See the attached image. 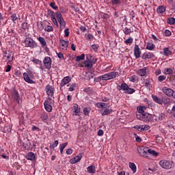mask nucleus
Segmentation results:
<instances>
[{
  "instance_id": "nucleus-1",
  "label": "nucleus",
  "mask_w": 175,
  "mask_h": 175,
  "mask_svg": "<svg viewBox=\"0 0 175 175\" xmlns=\"http://www.w3.org/2000/svg\"><path fill=\"white\" fill-rule=\"evenodd\" d=\"M117 76H120L118 72H111L103 75H100L96 79V83H99V81H107V80H111L113 79H116Z\"/></svg>"
},
{
  "instance_id": "nucleus-2",
  "label": "nucleus",
  "mask_w": 175,
  "mask_h": 175,
  "mask_svg": "<svg viewBox=\"0 0 175 175\" xmlns=\"http://www.w3.org/2000/svg\"><path fill=\"white\" fill-rule=\"evenodd\" d=\"M117 89L118 90V91L122 90L124 92V94H128L129 95H131L136 92L135 89L129 88L128 84H126V83H121V85H119L117 87Z\"/></svg>"
},
{
  "instance_id": "nucleus-3",
  "label": "nucleus",
  "mask_w": 175,
  "mask_h": 175,
  "mask_svg": "<svg viewBox=\"0 0 175 175\" xmlns=\"http://www.w3.org/2000/svg\"><path fill=\"white\" fill-rule=\"evenodd\" d=\"M137 120L140 121H144V122H150L152 120V117L148 113H137Z\"/></svg>"
},
{
  "instance_id": "nucleus-4",
  "label": "nucleus",
  "mask_w": 175,
  "mask_h": 175,
  "mask_svg": "<svg viewBox=\"0 0 175 175\" xmlns=\"http://www.w3.org/2000/svg\"><path fill=\"white\" fill-rule=\"evenodd\" d=\"M14 58V54H13V52L10 51H3V59L5 61V62H12L13 61V59Z\"/></svg>"
},
{
  "instance_id": "nucleus-5",
  "label": "nucleus",
  "mask_w": 175,
  "mask_h": 175,
  "mask_svg": "<svg viewBox=\"0 0 175 175\" xmlns=\"http://www.w3.org/2000/svg\"><path fill=\"white\" fill-rule=\"evenodd\" d=\"M32 79H33V73L32 72L29 71L23 73V79L28 84H35V81H33Z\"/></svg>"
},
{
  "instance_id": "nucleus-6",
  "label": "nucleus",
  "mask_w": 175,
  "mask_h": 175,
  "mask_svg": "<svg viewBox=\"0 0 175 175\" xmlns=\"http://www.w3.org/2000/svg\"><path fill=\"white\" fill-rule=\"evenodd\" d=\"M56 19L57 20L59 24L60 25L61 29H64L66 27V22L64 19L61 12L57 11L56 12Z\"/></svg>"
},
{
  "instance_id": "nucleus-7",
  "label": "nucleus",
  "mask_w": 175,
  "mask_h": 175,
  "mask_svg": "<svg viewBox=\"0 0 175 175\" xmlns=\"http://www.w3.org/2000/svg\"><path fill=\"white\" fill-rule=\"evenodd\" d=\"M24 43L25 47H30V49H36V47H38V43L31 38H25Z\"/></svg>"
},
{
  "instance_id": "nucleus-8",
  "label": "nucleus",
  "mask_w": 175,
  "mask_h": 175,
  "mask_svg": "<svg viewBox=\"0 0 175 175\" xmlns=\"http://www.w3.org/2000/svg\"><path fill=\"white\" fill-rule=\"evenodd\" d=\"M47 14L51 17V21L53 23L54 25L58 27V21H57V12H54L52 10H48Z\"/></svg>"
},
{
  "instance_id": "nucleus-9",
  "label": "nucleus",
  "mask_w": 175,
  "mask_h": 175,
  "mask_svg": "<svg viewBox=\"0 0 175 175\" xmlns=\"http://www.w3.org/2000/svg\"><path fill=\"white\" fill-rule=\"evenodd\" d=\"M43 64L46 69H48V70H50V69H51V64H53V60L51 59V57L46 56L44 58Z\"/></svg>"
},
{
  "instance_id": "nucleus-10",
  "label": "nucleus",
  "mask_w": 175,
  "mask_h": 175,
  "mask_svg": "<svg viewBox=\"0 0 175 175\" xmlns=\"http://www.w3.org/2000/svg\"><path fill=\"white\" fill-rule=\"evenodd\" d=\"M44 106L45 110L48 111V113H51L53 111V107L51 106V98H49L48 100L44 102Z\"/></svg>"
},
{
  "instance_id": "nucleus-11",
  "label": "nucleus",
  "mask_w": 175,
  "mask_h": 175,
  "mask_svg": "<svg viewBox=\"0 0 175 175\" xmlns=\"http://www.w3.org/2000/svg\"><path fill=\"white\" fill-rule=\"evenodd\" d=\"M159 165L163 167V169H172V163L167 160H161L159 161Z\"/></svg>"
},
{
  "instance_id": "nucleus-12",
  "label": "nucleus",
  "mask_w": 175,
  "mask_h": 175,
  "mask_svg": "<svg viewBox=\"0 0 175 175\" xmlns=\"http://www.w3.org/2000/svg\"><path fill=\"white\" fill-rule=\"evenodd\" d=\"M150 70H148V67H144L142 69L137 70V73L139 76L147 77Z\"/></svg>"
},
{
  "instance_id": "nucleus-13",
  "label": "nucleus",
  "mask_w": 175,
  "mask_h": 175,
  "mask_svg": "<svg viewBox=\"0 0 175 175\" xmlns=\"http://www.w3.org/2000/svg\"><path fill=\"white\" fill-rule=\"evenodd\" d=\"M45 91L48 96H49V98H53V96L54 95V91H55V89L54 88H53V86L50 85H47L45 87Z\"/></svg>"
},
{
  "instance_id": "nucleus-14",
  "label": "nucleus",
  "mask_w": 175,
  "mask_h": 175,
  "mask_svg": "<svg viewBox=\"0 0 175 175\" xmlns=\"http://www.w3.org/2000/svg\"><path fill=\"white\" fill-rule=\"evenodd\" d=\"M142 59H155V55L151 52H145L142 57Z\"/></svg>"
},
{
  "instance_id": "nucleus-15",
  "label": "nucleus",
  "mask_w": 175,
  "mask_h": 175,
  "mask_svg": "<svg viewBox=\"0 0 175 175\" xmlns=\"http://www.w3.org/2000/svg\"><path fill=\"white\" fill-rule=\"evenodd\" d=\"M12 96L17 103L20 104V100H21V97L20 96V94H18V91L17 90L14 89L12 93Z\"/></svg>"
},
{
  "instance_id": "nucleus-16",
  "label": "nucleus",
  "mask_w": 175,
  "mask_h": 175,
  "mask_svg": "<svg viewBox=\"0 0 175 175\" xmlns=\"http://www.w3.org/2000/svg\"><path fill=\"white\" fill-rule=\"evenodd\" d=\"M71 80L72 79H70V77H69V76L64 77V79L61 81V82L59 83L60 88H62V87H65V85H66V84H69V83H70Z\"/></svg>"
},
{
  "instance_id": "nucleus-17",
  "label": "nucleus",
  "mask_w": 175,
  "mask_h": 175,
  "mask_svg": "<svg viewBox=\"0 0 175 175\" xmlns=\"http://www.w3.org/2000/svg\"><path fill=\"white\" fill-rule=\"evenodd\" d=\"M94 64L95 63H92V62H90L89 60L86 59L83 62V65L81 64V65H79V66H80L81 68H83L85 66V68H87L88 69H91L94 66Z\"/></svg>"
},
{
  "instance_id": "nucleus-18",
  "label": "nucleus",
  "mask_w": 175,
  "mask_h": 175,
  "mask_svg": "<svg viewBox=\"0 0 175 175\" xmlns=\"http://www.w3.org/2000/svg\"><path fill=\"white\" fill-rule=\"evenodd\" d=\"M142 54V51H140V48L139 45L135 44L134 46V55L135 58H140V55Z\"/></svg>"
},
{
  "instance_id": "nucleus-19",
  "label": "nucleus",
  "mask_w": 175,
  "mask_h": 175,
  "mask_svg": "<svg viewBox=\"0 0 175 175\" xmlns=\"http://www.w3.org/2000/svg\"><path fill=\"white\" fill-rule=\"evenodd\" d=\"M73 116H80L81 108L79 107V105L74 104L73 105Z\"/></svg>"
},
{
  "instance_id": "nucleus-20",
  "label": "nucleus",
  "mask_w": 175,
  "mask_h": 175,
  "mask_svg": "<svg viewBox=\"0 0 175 175\" xmlns=\"http://www.w3.org/2000/svg\"><path fill=\"white\" fill-rule=\"evenodd\" d=\"M162 91L167 96H172V95H173V92H174L173 90H172L171 88H166V87L163 88Z\"/></svg>"
},
{
  "instance_id": "nucleus-21",
  "label": "nucleus",
  "mask_w": 175,
  "mask_h": 175,
  "mask_svg": "<svg viewBox=\"0 0 175 175\" xmlns=\"http://www.w3.org/2000/svg\"><path fill=\"white\" fill-rule=\"evenodd\" d=\"M161 54H163L164 57H169L170 55H172V51L169 49V47H165L163 49V52H161Z\"/></svg>"
},
{
  "instance_id": "nucleus-22",
  "label": "nucleus",
  "mask_w": 175,
  "mask_h": 175,
  "mask_svg": "<svg viewBox=\"0 0 175 175\" xmlns=\"http://www.w3.org/2000/svg\"><path fill=\"white\" fill-rule=\"evenodd\" d=\"M59 43H60L61 49L62 50L68 49V43H69V41H66L65 40H60Z\"/></svg>"
},
{
  "instance_id": "nucleus-23",
  "label": "nucleus",
  "mask_w": 175,
  "mask_h": 175,
  "mask_svg": "<svg viewBox=\"0 0 175 175\" xmlns=\"http://www.w3.org/2000/svg\"><path fill=\"white\" fill-rule=\"evenodd\" d=\"M25 158L27 161H35L36 159V155L33 152H30L27 154Z\"/></svg>"
},
{
  "instance_id": "nucleus-24",
  "label": "nucleus",
  "mask_w": 175,
  "mask_h": 175,
  "mask_svg": "<svg viewBox=\"0 0 175 175\" xmlns=\"http://www.w3.org/2000/svg\"><path fill=\"white\" fill-rule=\"evenodd\" d=\"M87 171L90 174H94V173H96V167L94 165H91L87 167Z\"/></svg>"
},
{
  "instance_id": "nucleus-25",
  "label": "nucleus",
  "mask_w": 175,
  "mask_h": 175,
  "mask_svg": "<svg viewBox=\"0 0 175 175\" xmlns=\"http://www.w3.org/2000/svg\"><path fill=\"white\" fill-rule=\"evenodd\" d=\"M86 59L90 62H92V64H96L97 61L96 57L92 56L91 54L86 55Z\"/></svg>"
},
{
  "instance_id": "nucleus-26",
  "label": "nucleus",
  "mask_w": 175,
  "mask_h": 175,
  "mask_svg": "<svg viewBox=\"0 0 175 175\" xmlns=\"http://www.w3.org/2000/svg\"><path fill=\"white\" fill-rule=\"evenodd\" d=\"M37 40L40 42L42 47H45V46H47V42H46V39H44V38L40 36L37 38Z\"/></svg>"
},
{
  "instance_id": "nucleus-27",
  "label": "nucleus",
  "mask_w": 175,
  "mask_h": 175,
  "mask_svg": "<svg viewBox=\"0 0 175 175\" xmlns=\"http://www.w3.org/2000/svg\"><path fill=\"white\" fill-rule=\"evenodd\" d=\"M152 98L155 103H158V105H162V98H159L157 96L154 94L152 95Z\"/></svg>"
},
{
  "instance_id": "nucleus-28",
  "label": "nucleus",
  "mask_w": 175,
  "mask_h": 175,
  "mask_svg": "<svg viewBox=\"0 0 175 175\" xmlns=\"http://www.w3.org/2000/svg\"><path fill=\"white\" fill-rule=\"evenodd\" d=\"M10 20H12V23H16L17 20H21V18L20 17V16H17V14L14 13L12 14L10 16Z\"/></svg>"
},
{
  "instance_id": "nucleus-29",
  "label": "nucleus",
  "mask_w": 175,
  "mask_h": 175,
  "mask_svg": "<svg viewBox=\"0 0 175 175\" xmlns=\"http://www.w3.org/2000/svg\"><path fill=\"white\" fill-rule=\"evenodd\" d=\"M138 152L142 157H145L146 158H150V156H148V150L146 151L144 150L140 149L139 150H138Z\"/></svg>"
},
{
  "instance_id": "nucleus-30",
  "label": "nucleus",
  "mask_w": 175,
  "mask_h": 175,
  "mask_svg": "<svg viewBox=\"0 0 175 175\" xmlns=\"http://www.w3.org/2000/svg\"><path fill=\"white\" fill-rule=\"evenodd\" d=\"M23 147L25 148V150H32V148H33V146H32V144L29 142V141L25 142V144H23Z\"/></svg>"
},
{
  "instance_id": "nucleus-31",
  "label": "nucleus",
  "mask_w": 175,
  "mask_h": 175,
  "mask_svg": "<svg viewBox=\"0 0 175 175\" xmlns=\"http://www.w3.org/2000/svg\"><path fill=\"white\" fill-rule=\"evenodd\" d=\"M157 13H160V14H163L166 12V8L163 5H160L157 9Z\"/></svg>"
},
{
  "instance_id": "nucleus-32",
  "label": "nucleus",
  "mask_w": 175,
  "mask_h": 175,
  "mask_svg": "<svg viewBox=\"0 0 175 175\" xmlns=\"http://www.w3.org/2000/svg\"><path fill=\"white\" fill-rule=\"evenodd\" d=\"M144 85L146 88H151V80L150 79H146L144 80Z\"/></svg>"
},
{
  "instance_id": "nucleus-33",
  "label": "nucleus",
  "mask_w": 175,
  "mask_h": 175,
  "mask_svg": "<svg viewBox=\"0 0 175 175\" xmlns=\"http://www.w3.org/2000/svg\"><path fill=\"white\" fill-rule=\"evenodd\" d=\"M85 59V54L82 53L81 55H78L76 57L75 61L77 62H80V61H84Z\"/></svg>"
},
{
  "instance_id": "nucleus-34",
  "label": "nucleus",
  "mask_w": 175,
  "mask_h": 175,
  "mask_svg": "<svg viewBox=\"0 0 175 175\" xmlns=\"http://www.w3.org/2000/svg\"><path fill=\"white\" fill-rule=\"evenodd\" d=\"M148 157H150V155H153V157H158V155H159V153L151 149L148 150Z\"/></svg>"
},
{
  "instance_id": "nucleus-35",
  "label": "nucleus",
  "mask_w": 175,
  "mask_h": 175,
  "mask_svg": "<svg viewBox=\"0 0 175 175\" xmlns=\"http://www.w3.org/2000/svg\"><path fill=\"white\" fill-rule=\"evenodd\" d=\"M170 103V100L167 97H162L161 98V105H169Z\"/></svg>"
},
{
  "instance_id": "nucleus-36",
  "label": "nucleus",
  "mask_w": 175,
  "mask_h": 175,
  "mask_svg": "<svg viewBox=\"0 0 175 175\" xmlns=\"http://www.w3.org/2000/svg\"><path fill=\"white\" fill-rule=\"evenodd\" d=\"M154 49H155V44L151 42L147 44L146 50H149V51H152Z\"/></svg>"
},
{
  "instance_id": "nucleus-37",
  "label": "nucleus",
  "mask_w": 175,
  "mask_h": 175,
  "mask_svg": "<svg viewBox=\"0 0 175 175\" xmlns=\"http://www.w3.org/2000/svg\"><path fill=\"white\" fill-rule=\"evenodd\" d=\"M32 62H33V64H36V65H40V69L43 70V67L42 66V62L39 60V59H33Z\"/></svg>"
},
{
  "instance_id": "nucleus-38",
  "label": "nucleus",
  "mask_w": 175,
  "mask_h": 175,
  "mask_svg": "<svg viewBox=\"0 0 175 175\" xmlns=\"http://www.w3.org/2000/svg\"><path fill=\"white\" fill-rule=\"evenodd\" d=\"M81 158H83V156L81 154H79L78 156H76L74 157V161H71V163H77V162H80L81 161Z\"/></svg>"
},
{
  "instance_id": "nucleus-39",
  "label": "nucleus",
  "mask_w": 175,
  "mask_h": 175,
  "mask_svg": "<svg viewBox=\"0 0 175 175\" xmlns=\"http://www.w3.org/2000/svg\"><path fill=\"white\" fill-rule=\"evenodd\" d=\"M21 28L23 31H27V29H29V25H28V23L24 22L23 23L21 24Z\"/></svg>"
},
{
  "instance_id": "nucleus-40",
  "label": "nucleus",
  "mask_w": 175,
  "mask_h": 175,
  "mask_svg": "<svg viewBox=\"0 0 175 175\" xmlns=\"http://www.w3.org/2000/svg\"><path fill=\"white\" fill-rule=\"evenodd\" d=\"M164 75H173V69L170 68H165L163 72Z\"/></svg>"
},
{
  "instance_id": "nucleus-41",
  "label": "nucleus",
  "mask_w": 175,
  "mask_h": 175,
  "mask_svg": "<svg viewBox=\"0 0 175 175\" xmlns=\"http://www.w3.org/2000/svg\"><path fill=\"white\" fill-rule=\"evenodd\" d=\"M129 81H131V83H136V81H139V77H137V75H133L129 77Z\"/></svg>"
},
{
  "instance_id": "nucleus-42",
  "label": "nucleus",
  "mask_w": 175,
  "mask_h": 175,
  "mask_svg": "<svg viewBox=\"0 0 175 175\" xmlns=\"http://www.w3.org/2000/svg\"><path fill=\"white\" fill-rule=\"evenodd\" d=\"M40 118L42 120V121H47V118H49V116H47V113L42 112L40 115Z\"/></svg>"
},
{
  "instance_id": "nucleus-43",
  "label": "nucleus",
  "mask_w": 175,
  "mask_h": 175,
  "mask_svg": "<svg viewBox=\"0 0 175 175\" xmlns=\"http://www.w3.org/2000/svg\"><path fill=\"white\" fill-rule=\"evenodd\" d=\"M167 23L170 25H174L175 23V18L174 17H170L167 18Z\"/></svg>"
},
{
  "instance_id": "nucleus-44",
  "label": "nucleus",
  "mask_w": 175,
  "mask_h": 175,
  "mask_svg": "<svg viewBox=\"0 0 175 175\" xmlns=\"http://www.w3.org/2000/svg\"><path fill=\"white\" fill-rule=\"evenodd\" d=\"M77 88V84L72 83V85H70V88H68V91H70V92H72V91L76 90Z\"/></svg>"
},
{
  "instance_id": "nucleus-45",
  "label": "nucleus",
  "mask_w": 175,
  "mask_h": 175,
  "mask_svg": "<svg viewBox=\"0 0 175 175\" xmlns=\"http://www.w3.org/2000/svg\"><path fill=\"white\" fill-rule=\"evenodd\" d=\"M44 30L46 32H53V31H54V27H53V26L47 25L44 27Z\"/></svg>"
},
{
  "instance_id": "nucleus-46",
  "label": "nucleus",
  "mask_w": 175,
  "mask_h": 175,
  "mask_svg": "<svg viewBox=\"0 0 175 175\" xmlns=\"http://www.w3.org/2000/svg\"><path fill=\"white\" fill-rule=\"evenodd\" d=\"M68 146V142L64 143L62 144L59 145L60 147V153L62 154H64V150L65 149V147Z\"/></svg>"
},
{
  "instance_id": "nucleus-47",
  "label": "nucleus",
  "mask_w": 175,
  "mask_h": 175,
  "mask_svg": "<svg viewBox=\"0 0 175 175\" xmlns=\"http://www.w3.org/2000/svg\"><path fill=\"white\" fill-rule=\"evenodd\" d=\"M123 32H124V35H129V33H132V32H133V31H132L131 29H129L128 27H125L123 29Z\"/></svg>"
},
{
  "instance_id": "nucleus-48",
  "label": "nucleus",
  "mask_w": 175,
  "mask_h": 175,
  "mask_svg": "<svg viewBox=\"0 0 175 175\" xmlns=\"http://www.w3.org/2000/svg\"><path fill=\"white\" fill-rule=\"evenodd\" d=\"M92 50H94L95 53H98V50H99V44H92Z\"/></svg>"
},
{
  "instance_id": "nucleus-49",
  "label": "nucleus",
  "mask_w": 175,
  "mask_h": 175,
  "mask_svg": "<svg viewBox=\"0 0 175 175\" xmlns=\"http://www.w3.org/2000/svg\"><path fill=\"white\" fill-rule=\"evenodd\" d=\"M129 167L135 173L136 172V165L134 163H129Z\"/></svg>"
},
{
  "instance_id": "nucleus-50",
  "label": "nucleus",
  "mask_w": 175,
  "mask_h": 175,
  "mask_svg": "<svg viewBox=\"0 0 175 175\" xmlns=\"http://www.w3.org/2000/svg\"><path fill=\"white\" fill-rule=\"evenodd\" d=\"M58 144H59V142H58V140H56L54 142V143L53 144L50 145L49 148L51 150H54V148L55 147H57L58 146Z\"/></svg>"
},
{
  "instance_id": "nucleus-51",
  "label": "nucleus",
  "mask_w": 175,
  "mask_h": 175,
  "mask_svg": "<svg viewBox=\"0 0 175 175\" xmlns=\"http://www.w3.org/2000/svg\"><path fill=\"white\" fill-rule=\"evenodd\" d=\"M125 44H132L133 43V38L130 37L129 39L124 41Z\"/></svg>"
},
{
  "instance_id": "nucleus-52",
  "label": "nucleus",
  "mask_w": 175,
  "mask_h": 175,
  "mask_svg": "<svg viewBox=\"0 0 175 175\" xmlns=\"http://www.w3.org/2000/svg\"><path fill=\"white\" fill-rule=\"evenodd\" d=\"M163 80H166V75H160L158 77V81H159V83H162Z\"/></svg>"
},
{
  "instance_id": "nucleus-53",
  "label": "nucleus",
  "mask_w": 175,
  "mask_h": 175,
  "mask_svg": "<svg viewBox=\"0 0 175 175\" xmlns=\"http://www.w3.org/2000/svg\"><path fill=\"white\" fill-rule=\"evenodd\" d=\"M148 129H150V126L142 125V129L139 131H140V132H143V131H148Z\"/></svg>"
},
{
  "instance_id": "nucleus-54",
  "label": "nucleus",
  "mask_w": 175,
  "mask_h": 175,
  "mask_svg": "<svg viewBox=\"0 0 175 175\" xmlns=\"http://www.w3.org/2000/svg\"><path fill=\"white\" fill-rule=\"evenodd\" d=\"M49 6H51V8L53 9V10H57V9H58V6L55 5V2H51L49 4Z\"/></svg>"
},
{
  "instance_id": "nucleus-55",
  "label": "nucleus",
  "mask_w": 175,
  "mask_h": 175,
  "mask_svg": "<svg viewBox=\"0 0 175 175\" xmlns=\"http://www.w3.org/2000/svg\"><path fill=\"white\" fill-rule=\"evenodd\" d=\"M137 110L138 111L137 114H144V111L143 110V108H142L141 106L137 107Z\"/></svg>"
},
{
  "instance_id": "nucleus-56",
  "label": "nucleus",
  "mask_w": 175,
  "mask_h": 175,
  "mask_svg": "<svg viewBox=\"0 0 175 175\" xmlns=\"http://www.w3.org/2000/svg\"><path fill=\"white\" fill-rule=\"evenodd\" d=\"M84 116H90V109L88 107H85L83 109Z\"/></svg>"
},
{
  "instance_id": "nucleus-57",
  "label": "nucleus",
  "mask_w": 175,
  "mask_h": 175,
  "mask_svg": "<svg viewBox=\"0 0 175 175\" xmlns=\"http://www.w3.org/2000/svg\"><path fill=\"white\" fill-rule=\"evenodd\" d=\"M172 35V31L169 29H165L164 31V36H170Z\"/></svg>"
},
{
  "instance_id": "nucleus-58",
  "label": "nucleus",
  "mask_w": 175,
  "mask_h": 175,
  "mask_svg": "<svg viewBox=\"0 0 175 175\" xmlns=\"http://www.w3.org/2000/svg\"><path fill=\"white\" fill-rule=\"evenodd\" d=\"M111 111L109 109H105L104 111L102 113V116H107L108 114H110Z\"/></svg>"
},
{
  "instance_id": "nucleus-59",
  "label": "nucleus",
  "mask_w": 175,
  "mask_h": 175,
  "mask_svg": "<svg viewBox=\"0 0 175 175\" xmlns=\"http://www.w3.org/2000/svg\"><path fill=\"white\" fill-rule=\"evenodd\" d=\"M112 5H120L121 3V0H111Z\"/></svg>"
},
{
  "instance_id": "nucleus-60",
  "label": "nucleus",
  "mask_w": 175,
  "mask_h": 175,
  "mask_svg": "<svg viewBox=\"0 0 175 175\" xmlns=\"http://www.w3.org/2000/svg\"><path fill=\"white\" fill-rule=\"evenodd\" d=\"M87 38L88 39V40L92 41L94 40V39H95V37H94V35L91 34V33H88L87 36Z\"/></svg>"
},
{
  "instance_id": "nucleus-61",
  "label": "nucleus",
  "mask_w": 175,
  "mask_h": 175,
  "mask_svg": "<svg viewBox=\"0 0 175 175\" xmlns=\"http://www.w3.org/2000/svg\"><path fill=\"white\" fill-rule=\"evenodd\" d=\"M134 135L135 137V140H136V142H137V143L142 142V138L140 137H139V135H137V134L135 133Z\"/></svg>"
},
{
  "instance_id": "nucleus-62",
  "label": "nucleus",
  "mask_w": 175,
  "mask_h": 175,
  "mask_svg": "<svg viewBox=\"0 0 175 175\" xmlns=\"http://www.w3.org/2000/svg\"><path fill=\"white\" fill-rule=\"evenodd\" d=\"M14 75L16 77H21V76H23V74H21V72L19 70H16Z\"/></svg>"
},
{
  "instance_id": "nucleus-63",
  "label": "nucleus",
  "mask_w": 175,
  "mask_h": 175,
  "mask_svg": "<svg viewBox=\"0 0 175 175\" xmlns=\"http://www.w3.org/2000/svg\"><path fill=\"white\" fill-rule=\"evenodd\" d=\"M64 33H65L66 38H69V34L70 33V32H69V28H66L64 30Z\"/></svg>"
},
{
  "instance_id": "nucleus-64",
  "label": "nucleus",
  "mask_w": 175,
  "mask_h": 175,
  "mask_svg": "<svg viewBox=\"0 0 175 175\" xmlns=\"http://www.w3.org/2000/svg\"><path fill=\"white\" fill-rule=\"evenodd\" d=\"M159 121H162L165 118V113H160L158 116Z\"/></svg>"
}]
</instances>
